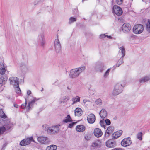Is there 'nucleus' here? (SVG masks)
Returning <instances> with one entry per match:
<instances>
[{
	"label": "nucleus",
	"instance_id": "20",
	"mask_svg": "<svg viewBox=\"0 0 150 150\" xmlns=\"http://www.w3.org/2000/svg\"><path fill=\"white\" fill-rule=\"evenodd\" d=\"M86 129L85 127L83 125H78L76 126V130L79 132H82Z\"/></svg>",
	"mask_w": 150,
	"mask_h": 150
},
{
	"label": "nucleus",
	"instance_id": "17",
	"mask_svg": "<svg viewBox=\"0 0 150 150\" xmlns=\"http://www.w3.org/2000/svg\"><path fill=\"white\" fill-rule=\"evenodd\" d=\"M106 146L108 147L112 148L116 146L115 142L112 139L108 140L106 142Z\"/></svg>",
	"mask_w": 150,
	"mask_h": 150
},
{
	"label": "nucleus",
	"instance_id": "52",
	"mask_svg": "<svg viewBox=\"0 0 150 150\" xmlns=\"http://www.w3.org/2000/svg\"><path fill=\"white\" fill-rule=\"evenodd\" d=\"M112 150H122L120 148H115Z\"/></svg>",
	"mask_w": 150,
	"mask_h": 150
},
{
	"label": "nucleus",
	"instance_id": "1",
	"mask_svg": "<svg viewBox=\"0 0 150 150\" xmlns=\"http://www.w3.org/2000/svg\"><path fill=\"white\" fill-rule=\"evenodd\" d=\"M60 125L59 124L54 125L51 127H49L47 125H45L42 126L43 129L46 131L47 133L51 134H54L57 133L60 129Z\"/></svg>",
	"mask_w": 150,
	"mask_h": 150
},
{
	"label": "nucleus",
	"instance_id": "39",
	"mask_svg": "<svg viewBox=\"0 0 150 150\" xmlns=\"http://www.w3.org/2000/svg\"><path fill=\"white\" fill-rule=\"evenodd\" d=\"M5 130L6 128L4 127H0V135L3 133Z\"/></svg>",
	"mask_w": 150,
	"mask_h": 150
},
{
	"label": "nucleus",
	"instance_id": "50",
	"mask_svg": "<svg viewBox=\"0 0 150 150\" xmlns=\"http://www.w3.org/2000/svg\"><path fill=\"white\" fill-rule=\"evenodd\" d=\"M106 37H107L108 38L110 39H111L112 38V37L110 36H108V35H106Z\"/></svg>",
	"mask_w": 150,
	"mask_h": 150
},
{
	"label": "nucleus",
	"instance_id": "14",
	"mask_svg": "<svg viewBox=\"0 0 150 150\" xmlns=\"http://www.w3.org/2000/svg\"><path fill=\"white\" fill-rule=\"evenodd\" d=\"M31 98H32L31 100L28 103V105L26 108L27 109V110L28 111L30 110L31 108L30 106L33 105L35 102L39 100L40 99V98H34L32 97H31Z\"/></svg>",
	"mask_w": 150,
	"mask_h": 150
},
{
	"label": "nucleus",
	"instance_id": "28",
	"mask_svg": "<svg viewBox=\"0 0 150 150\" xmlns=\"http://www.w3.org/2000/svg\"><path fill=\"white\" fill-rule=\"evenodd\" d=\"M80 97L78 96H76L75 97L72 98V100L73 103L72 105H74L75 103L80 101Z\"/></svg>",
	"mask_w": 150,
	"mask_h": 150
},
{
	"label": "nucleus",
	"instance_id": "4",
	"mask_svg": "<svg viewBox=\"0 0 150 150\" xmlns=\"http://www.w3.org/2000/svg\"><path fill=\"white\" fill-rule=\"evenodd\" d=\"M123 87L121 84H116L114 86L112 92L113 95L116 96L121 93L123 91Z\"/></svg>",
	"mask_w": 150,
	"mask_h": 150
},
{
	"label": "nucleus",
	"instance_id": "10",
	"mask_svg": "<svg viewBox=\"0 0 150 150\" xmlns=\"http://www.w3.org/2000/svg\"><path fill=\"white\" fill-rule=\"evenodd\" d=\"M32 141L34 142V141L33 140V138L32 137L24 139L21 141L20 142V145L21 146H25L29 144Z\"/></svg>",
	"mask_w": 150,
	"mask_h": 150
},
{
	"label": "nucleus",
	"instance_id": "22",
	"mask_svg": "<svg viewBox=\"0 0 150 150\" xmlns=\"http://www.w3.org/2000/svg\"><path fill=\"white\" fill-rule=\"evenodd\" d=\"M7 79V77L5 76H0V84L1 86L6 82Z\"/></svg>",
	"mask_w": 150,
	"mask_h": 150
},
{
	"label": "nucleus",
	"instance_id": "25",
	"mask_svg": "<svg viewBox=\"0 0 150 150\" xmlns=\"http://www.w3.org/2000/svg\"><path fill=\"white\" fill-rule=\"evenodd\" d=\"M149 80H150V76H147L141 78L139 81L140 83H143Z\"/></svg>",
	"mask_w": 150,
	"mask_h": 150
},
{
	"label": "nucleus",
	"instance_id": "15",
	"mask_svg": "<svg viewBox=\"0 0 150 150\" xmlns=\"http://www.w3.org/2000/svg\"><path fill=\"white\" fill-rule=\"evenodd\" d=\"M38 139L39 142L44 144H48L50 142L48 138L44 137H40L38 138Z\"/></svg>",
	"mask_w": 150,
	"mask_h": 150
},
{
	"label": "nucleus",
	"instance_id": "12",
	"mask_svg": "<svg viewBox=\"0 0 150 150\" xmlns=\"http://www.w3.org/2000/svg\"><path fill=\"white\" fill-rule=\"evenodd\" d=\"M122 28L124 33H127L129 32L131 30V25L128 23H125L123 24Z\"/></svg>",
	"mask_w": 150,
	"mask_h": 150
},
{
	"label": "nucleus",
	"instance_id": "37",
	"mask_svg": "<svg viewBox=\"0 0 150 150\" xmlns=\"http://www.w3.org/2000/svg\"><path fill=\"white\" fill-rule=\"evenodd\" d=\"M105 120L104 119L101 120L100 122V125L103 127L105 128Z\"/></svg>",
	"mask_w": 150,
	"mask_h": 150
},
{
	"label": "nucleus",
	"instance_id": "44",
	"mask_svg": "<svg viewBox=\"0 0 150 150\" xmlns=\"http://www.w3.org/2000/svg\"><path fill=\"white\" fill-rule=\"evenodd\" d=\"M98 144L96 142H95L93 143L91 146V148L93 149V148L95 147H96L97 146H98Z\"/></svg>",
	"mask_w": 150,
	"mask_h": 150
},
{
	"label": "nucleus",
	"instance_id": "48",
	"mask_svg": "<svg viewBox=\"0 0 150 150\" xmlns=\"http://www.w3.org/2000/svg\"><path fill=\"white\" fill-rule=\"evenodd\" d=\"M40 42V45L41 46L43 47L45 45V42L44 40H43V41H39Z\"/></svg>",
	"mask_w": 150,
	"mask_h": 150
},
{
	"label": "nucleus",
	"instance_id": "35",
	"mask_svg": "<svg viewBox=\"0 0 150 150\" xmlns=\"http://www.w3.org/2000/svg\"><path fill=\"white\" fill-rule=\"evenodd\" d=\"M0 117L1 118H6V116L2 110H0Z\"/></svg>",
	"mask_w": 150,
	"mask_h": 150
},
{
	"label": "nucleus",
	"instance_id": "27",
	"mask_svg": "<svg viewBox=\"0 0 150 150\" xmlns=\"http://www.w3.org/2000/svg\"><path fill=\"white\" fill-rule=\"evenodd\" d=\"M45 37L44 32L43 31H41L38 35V40L39 41H43Z\"/></svg>",
	"mask_w": 150,
	"mask_h": 150
},
{
	"label": "nucleus",
	"instance_id": "11",
	"mask_svg": "<svg viewBox=\"0 0 150 150\" xmlns=\"http://www.w3.org/2000/svg\"><path fill=\"white\" fill-rule=\"evenodd\" d=\"M132 143L130 137L124 139L121 142V145L124 147H127L129 146Z\"/></svg>",
	"mask_w": 150,
	"mask_h": 150
},
{
	"label": "nucleus",
	"instance_id": "55",
	"mask_svg": "<svg viewBox=\"0 0 150 150\" xmlns=\"http://www.w3.org/2000/svg\"><path fill=\"white\" fill-rule=\"evenodd\" d=\"M83 102H84V103H86V100H83Z\"/></svg>",
	"mask_w": 150,
	"mask_h": 150
},
{
	"label": "nucleus",
	"instance_id": "23",
	"mask_svg": "<svg viewBox=\"0 0 150 150\" xmlns=\"http://www.w3.org/2000/svg\"><path fill=\"white\" fill-rule=\"evenodd\" d=\"M82 110L79 108H77L74 110L75 115L76 116H80L82 115Z\"/></svg>",
	"mask_w": 150,
	"mask_h": 150
},
{
	"label": "nucleus",
	"instance_id": "38",
	"mask_svg": "<svg viewBox=\"0 0 150 150\" xmlns=\"http://www.w3.org/2000/svg\"><path fill=\"white\" fill-rule=\"evenodd\" d=\"M110 70V68H109L107 70L106 72L104 74V77L105 78H106L109 74V72Z\"/></svg>",
	"mask_w": 150,
	"mask_h": 150
},
{
	"label": "nucleus",
	"instance_id": "42",
	"mask_svg": "<svg viewBox=\"0 0 150 150\" xmlns=\"http://www.w3.org/2000/svg\"><path fill=\"white\" fill-rule=\"evenodd\" d=\"M31 91L30 90H28L27 91V94L28 95L27 98H26L27 100H28V99L30 98L32 96L30 95L31 94Z\"/></svg>",
	"mask_w": 150,
	"mask_h": 150
},
{
	"label": "nucleus",
	"instance_id": "43",
	"mask_svg": "<svg viewBox=\"0 0 150 150\" xmlns=\"http://www.w3.org/2000/svg\"><path fill=\"white\" fill-rule=\"evenodd\" d=\"M104 120L107 125H110L111 122L110 120L107 119Z\"/></svg>",
	"mask_w": 150,
	"mask_h": 150
},
{
	"label": "nucleus",
	"instance_id": "26",
	"mask_svg": "<svg viewBox=\"0 0 150 150\" xmlns=\"http://www.w3.org/2000/svg\"><path fill=\"white\" fill-rule=\"evenodd\" d=\"M6 71L5 66L3 63H0V74H4Z\"/></svg>",
	"mask_w": 150,
	"mask_h": 150
},
{
	"label": "nucleus",
	"instance_id": "34",
	"mask_svg": "<svg viewBox=\"0 0 150 150\" xmlns=\"http://www.w3.org/2000/svg\"><path fill=\"white\" fill-rule=\"evenodd\" d=\"M76 19L73 17H71L69 18V24H71L72 23L75 22L76 21Z\"/></svg>",
	"mask_w": 150,
	"mask_h": 150
},
{
	"label": "nucleus",
	"instance_id": "9",
	"mask_svg": "<svg viewBox=\"0 0 150 150\" xmlns=\"http://www.w3.org/2000/svg\"><path fill=\"white\" fill-rule=\"evenodd\" d=\"M113 11L114 13L117 16H120L122 14V9L116 5H115L113 7Z\"/></svg>",
	"mask_w": 150,
	"mask_h": 150
},
{
	"label": "nucleus",
	"instance_id": "29",
	"mask_svg": "<svg viewBox=\"0 0 150 150\" xmlns=\"http://www.w3.org/2000/svg\"><path fill=\"white\" fill-rule=\"evenodd\" d=\"M20 67L21 70L23 71H25L28 69V67L26 64L21 63L20 64Z\"/></svg>",
	"mask_w": 150,
	"mask_h": 150
},
{
	"label": "nucleus",
	"instance_id": "33",
	"mask_svg": "<svg viewBox=\"0 0 150 150\" xmlns=\"http://www.w3.org/2000/svg\"><path fill=\"white\" fill-rule=\"evenodd\" d=\"M95 102L97 105H101L102 104V102L101 99L98 98L96 99Z\"/></svg>",
	"mask_w": 150,
	"mask_h": 150
},
{
	"label": "nucleus",
	"instance_id": "40",
	"mask_svg": "<svg viewBox=\"0 0 150 150\" xmlns=\"http://www.w3.org/2000/svg\"><path fill=\"white\" fill-rule=\"evenodd\" d=\"M76 122H73L70 123L68 127L71 128H72L74 126L76 125Z\"/></svg>",
	"mask_w": 150,
	"mask_h": 150
},
{
	"label": "nucleus",
	"instance_id": "16",
	"mask_svg": "<svg viewBox=\"0 0 150 150\" xmlns=\"http://www.w3.org/2000/svg\"><path fill=\"white\" fill-rule=\"evenodd\" d=\"M95 116L92 113L90 114L87 117V120L89 123H93L95 122Z\"/></svg>",
	"mask_w": 150,
	"mask_h": 150
},
{
	"label": "nucleus",
	"instance_id": "53",
	"mask_svg": "<svg viewBox=\"0 0 150 150\" xmlns=\"http://www.w3.org/2000/svg\"><path fill=\"white\" fill-rule=\"evenodd\" d=\"M11 127V126L9 125L8 126V127H7V128L8 129H10Z\"/></svg>",
	"mask_w": 150,
	"mask_h": 150
},
{
	"label": "nucleus",
	"instance_id": "47",
	"mask_svg": "<svg viewBox=\"0 0 150 150\" xmlns=\"http://www.w3.org/2000/svg\"><path fill=\"white\" fill-rule=\"evenodd\" d=\"M117 4L118 5H120L122 3L123 0H116Z\"/></svg>",
	"mask_w": 150,
	"mask_h": 150
},
{
	"label": "nucleus",
	"instance_id": "32",
	"mask_svg": "<svg viewBox=\"0 0 150 150\" xmlns=\"http://www.w3.org/2000/svg\"><path fill=\"white\" fill-rule=\"evenodd\" d=\"M146 29L148 33H150V19L148 20L146 23Z\"/></svg>",
	"mask_w": 150,
	"mask_h": 150
},
{
	"label": "nucleus",
	"instance_id": "30",
	"mask_svg": "<svg viewBox=\"0 0 150 150\" xmlns=\"http://www.w3.org/2000/svg\"><path fill=\"white\" fill-rule=\"evenodd\" d=\"M57 149V146L54 145H52L48 146L46 149V150H56Z\"/></svg>",
	"mask_w": 150,
	"mask_h": 150
},
{
	"label": "nucleus",
	"instance_id": "2",
	"mask_svg": "<svg viewBox=\"0 0 150 150\" xmlns=\"http://www.w3.org/2000/svg\"><path fill=\"white\" fill-rule=\"evenodd\" d=\"M85 69V66H82L72 69L70 71L69 77L72 78L77 77L81 73L83 72Z\"/></svg>",
	"mask_w": 150,
	"mask_h": 150
},
{
	"label": "nucleus",
	"instance_id": "13",
	"mask_svg": "<svg viewBox=\"0 0 150 150\" xmlns=\"http://www.w3.org/2000/svg\"><path fill=\"white\" fill-rule=\"evenodd\" d=\"M31 98H32L31 100L28 103V105L26 108L27 109V110L28 111L30 110L31 108L30 106L33 105L35 102L39 100L40 99V98H34L32 97H31Z\"/></svg>",
	"mask_w": 150,
	"mask_h": 150
},
{
	"label": "nucleus",
	"instance_id": "24",
	"mask_svg": "<svg viewBox=\"0 0 150 150\" xmlns=\"http://www.w3.org/2000/svg\"><path fill=\"white\" fill-rule=\"evenodd\" d=\"M99 114L101 118H104L106 117L107 113L105 109H102L100 111Z\"/></svg>",
	"mask_w": 150,
	"mask_h": 150
},
{
	"label": "nucleus",
	"instance_id": "8",
	"mask_svg": "<svg viewBox=\"0 0 150 150\" xmlns=\"http://www.w3.org/2000/svg\"><path fill=\"white\" fill-rule=\"evenodd\" d=\"M54 45L55 51L57 53H59L61 51V45L59 40L55 39L54 42Z\"/></svg>",
	"mask_w": 150,
	"mask_h": 150
},
{
	"label": "nucleus",
	"instance_id": "5",
	"mask_svg": "<svg viewBox=\"0 0 150 150\" xmlns=\"http://www.w3.org/2000/svg\"><path fill=\"white\" fill-rule=\"evenodd\" d=\"M143 26L141 24H137L134 26L133 28V32L136 34L141 33L144 30Z\"/></svg>",
	"mask_w": 150,
	"mask_h": 150
},
{
	"label": "nucleus",
	"instance_id": "41",
	"mask_svg": "<svg viewBox=\"0 0 150 150\" xmlns=\"http://www.w3.org/2000/svg\"><path fill=\"white\" fill-rule=\"evenodd\" d=\"M14 87L16 88V91L17 93L19 94L21 93V91L20 88H19V86L17 87Z\"/></svg>",
	"mask_w": 150,
	"mask_h": 150
},
{
	"label": "nucleus",
	"instance_id": "45",
	"mask_svg": "<svg viewBox=\"0 0 150 150\" xmlns=\"http://www.w3.org/2000/svg\"><path fill=\"white\" fill-rule=\"evenodd\" d=\"M25 104H22L21 105V108H24L26 106V104H27V99L26 98H25Z\"/></svg>",
	"mask_w": 150,
	"mask_h": 150
},
{
	"label": "nucleus",
	"instance_id": "54",
	"mask_svg": "<svg viewBox=\"0 0 150 150\" xmlns=\"http://www.w3.org/2000/svg\"><path fill=\"white\" fill-rule=\"evenodd\" d=\"M18 105H14V106L15 107H16V108H18Z\"/></svg>",
	"mask_w": 150,
	"mask_h": 150
},
{
	"label": "nucleus",
	"instance_id": "18",
	"mask_svg": "<svg viewBox=\"0 0 150 150\" xmlns=\"http://www.w3.org/2000/svg\"><path fill=\"white\" fill-rule=\"evenodd\" d=\"M93 133L95 136L97 138L101 137L103 134L101 130L98 128L95 129L94 130Z\"/></svg>",
	"mask_w": 150,
	"mask_h": 150
},
{
	"label": "nucleus",
	"instance_id": "57",
	"mask_svg": "<svg viewBox=\"0 0 150 150\" xmlns=\"http://www.w3.org/2000/svg\"><path fill=\"white\" fill-rule=\"evenodd\" d=\"M64 102H65V101H63V102H62H62H61V103L63 102V103H64Z\"/></svg>",
	"mask_w": 150,
	"mask_h": 150
},
{
	"label": "nucleus",
	"instance_id": "56",
	"mask_svg": "<svg viewBox=\"0 0 150 150\" xmlns=\"http://www.w3.org/2000/svg\"><path fill=\"white\" fill-rule=\"evenodd\" d=\"M63 99H64L65 100L66 99V97H64L63 98Z\"/></svg>",
	"mask_w": 150,
	"mask_h": 150
},
{
	"label": "nucleus",
	"instance_id": "19",
	"mask_svg": "<svg viewBox=\"0 0 150 150\" xmlns=\"http://www.w3.org/2000/svg\"><path fill=\"white\" fill-rule=\"evenodd\" d=\"M114 127L112 126H110L108 127L107 128V129L106 131L105 134V136L108 137L109 134L114 131Z\"/></svg>",
	"mask_w": 150,
	"mask_h": 150
},
{
	"label": "nucleus",
	"instance_id": "31",
	"mask_svg": "<svg viewBox=\"0 0 150 150\" xmlns=\"http://www.w3.org/2000/svg\"><path fill=\"white\" fill-rule=\"evenodd\" d=\"M72 121V119L69 115H68L65 117V119L64 120L63 122L64 123H67L69 122Z\"/></svg>",
	"mask_w": 150,
	"mask_h": 150
},
{
	"label": "nucleus",
	"instance_id": "49",
	"mask_svg": "<svg viewBox=\"0 0 150 150\" xmlns=\"http://www.w3.org/2000/svg\"><path fill=\"white\" fill-rule=\"evenodd\" d=\"M106 35H105V34H102L100 35V38H102L105 37H106Z\"/></svg>",
	"mask_w": 150,
	"mask_h": 150
},
{
	"label": "nucleus",
	"instance_id": "3",
	"mask_svg": "<svg viewBox=\"0 0 150 150\" xmlns=\"http://www.w3.org/2000/svg\"><path fill=\"white\" fill-rule=\"evenodd\" d=\"M119 49L120 50L119 52L118 56H120L121 54V56L116 64V67H119L123 63V57L125 55V51L124 47L123 46L120 47Z\"/></svg>",
	"mask_w": 150,
	"mask_h": 150
},
{
	"label": "nucleus",
	"instance_id": "36",
	"mask_svg": "<svg viewBox=\"0 0 150 150\" xmlns=\"http://www.w3.org/2000/svg\"><path fill=\"white\" fill-rule=\"evenodd\" d=\"M142 133L141 132H139L137 134V138L140 140H141L142 139Z\"/></svg>",
	"mask_w": 150,
	"mask_h": 150
},
{
	"label": "nucleus",
	"instance_id": "7",
	"mask_svg": "<svg viewBox=\"0 0 150 150\" xmlns=\"http://www.w3.org/2000/svg\"><path fill=\"white\" fill-rule=\"evenodd\" d=\"M9 81L10 84L13 86L14 87L19 86V79L16 77H11L9 78Z\"/></svg>",
	"mask_w": 150,
	"mask_h": 150
},
{
	"label": "nucleus",
	"instance_id": "21",
	"mask_svg": "<svg viewBox=\"0 0 150 150\" xmlns=\"http://www.w3.org/2000/svg\"><path fill=\"white\" fill-rule=\"evenodd\" d=\"M122 132V130H120L115 132L112 134V138L114 139H117L121 135Z\"/></svg>",
	"mask_w": 150,
	"mask_h": 150
},
{
	"label": "nucleus",
	"instance_id": "51",
	"mask_svg": "<svg viewBox=\"0 0 150 150\" xmlns=\"http://www.w3.org/2000/svg\"><path fill=\"white\" fill-rule=\"evenodd\" d=\"M67 88L69 90H70L71 89V86H68L67 87Z\"/></svg>",
	"mask_w": 150,
	"mask_h": 150
},
{
	"label": "nucleus",
	"instance_id": "6",
	"mask_svg": "<svg viewBox=\"0 0 150 150\" xmlns=\"http://www.w3.org/2000/svg\"><path fill=\"white\" fill-rule=\"evenodd\" d=\"M94 67L96 71L100 72H102L105 69L104 64L99 62L96 63Z\"/></svg>",
	"mask_w": 150,
	"mask_h": 150
},
{
	"label": "nucleus",
	"instance_id": "46",
	"mask_svg": "<svg viewBox=\"0 0 150 150\" xmlns=\"http://www.w3.org/2000/svg\"><path fill=\"white\" fill-rule=\"evenodd\" d=\"M91 138V137L90 135L88 134H86L85 136V139L86 140H90Z\"/></svg>",
	"mask_w": 150,
	"mask_h": 150
}]
</instances>
